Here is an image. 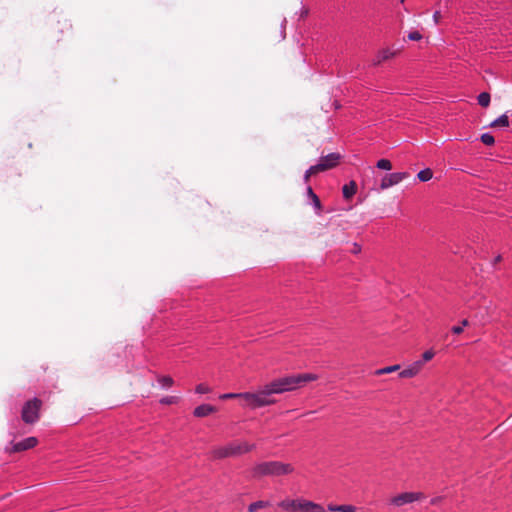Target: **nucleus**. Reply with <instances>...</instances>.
Instances as JSON below:
<instances>
[{
    "label": "nucleus",
    "instance_id": "f257e3e1",
    "mask_svg": "<svg viewBox=\"0 0 512 512\" xmlns=\"http://www.w3.org/2000/svg\"><path fill=\"white\" fill-rule=\"evenodd\" d=\"M318 376L313 373L285 376L272 381L255 393H243V399L252 408L268 406L274 403L272 394H280L296 389L309 381H315Z\"/></svg>",
    "mask_w": 512,
    "mask_h": 512
},
{
    "label": "nucleus",
    "instance_id": "f03ea898",
    "mask_svg": "<svg viewBox=\"0 0 512 512\" xmlns=\"http://www.w3.org/2000/svg\"><path fill=\"white\" fill-rule=\"evenodd\" d=\"M259 509H281L286 512H324L320 505L304 499H285L280 502L259 500L249 505L248 512H255Z\"/></svg>",
    "mask_w": 512,
    "mask_h": 512
},
{
    "label": "nucleus",
    "instance_id": "7ed1b4c3",
    "mask_svg": "<svg viewBox=\"0 0 512 512\" xmlns=\"http://www.w3.org/2000/svg\"><path fill=\"white\" fill-rule=\"evenodd\" d=\"M255 448L254 444L247 442H231L225 446L215 447L212 451L214 459H224L228 457H235L252 451Z\"/></svg>",
    "mask_w": 512,
    "mask_h": 512
},
{
    "label": "nucleus",
    "instance_id": "20e7f679",
    "mask_svg": "<svg viewBox=\"0 0 512 512\" xmlns=\"http://www.w3.org/2000/svg\"><path fill=\"white\" fill-rule=\"evenodd\" d=\"M292 467L289 464H285L278 461L262 462L257 464L253 468V476H280L286 475L292 472Z\"/></svg>",
    "mask_w": 512,
    "mask_h": 512
},
{
    "label": "nucleus",
    "instance_id": "39448f33",
    "mask_svg": "<svg viewBox=\"0 0 512 512\" xmlns=\"http://www.w3.org/2000/svg\"><path fill=\"white\" fill-rule=\"evenodd\" d=\"M426 499L422 492H403L387 498L388 508H401L405 505Z\"/></svg>",
    "mask_w": 512,
    "mask_h": 512
},
{
    "label": "nucleus",
    "instance_id": "423d86ee",
    "mask_svg": "<svg viewBox=\"0 0 512 512\" xmlns=\"http://www.w3.org/2000/svg\"><path fill=\"white\" fill-rule=\"evenodd\" d=\"M41 401L37 398L27 401L22 408V419L25 423L32 424L39 419Z\"/></svg>",
    "mask_w": 512,
    "mask_h": 512
},
{
    "label": "nucleus",
    "instance_id": "0eeeda50",
    "mask_svg": "<svg viewBox=\"0 0 512 512\" xmlns=\"http://www.w3.org/2000/svg\"><path fill=\"white\" fill-rule=\"evenodd\" d=\"M409 174L407 172H395L387 174L383 177L380 188L382 190L388 189L394 185H397L404 179L408 178Z\"/></svg>",
    "mask_w": 512,
    "mask_h": 512
},
{
    "label": "nucleus",
    "instance_id": "6e6552de",
    "mask_svg": "<svg viewBox=\"0 0 512 512\" xmlns=\"http://www.w3.org/2000/svg\"><path fill=\"white\" fill-rule=\"evenodd\" d=\"M423 367V361H415L399 373L400 378H412L417 375Z\"/></svg>",
    "mask_w": 512,
    "mask_h": 512
},
{
    "label": "nucleus",
    "instance_id": "1a4fd4ad",
    "mask_svg": "<svg viewBox=\"0 0 512 512\" xmlns=\"http://www.w3.org/2000/svg\"><path fill=\"white\" fill-rule=\"evenodd\" d=\"M37 443H38L37 438H35V437H28V438H26V439H24L22 441H19V442L15 443L13 445L12 450L14 452L25 451V450H28L30 448L35 447L37 445Z\"/></svg>",
    "mask_w": 512,
    "mask_h": 512
},
{
    "label": "nucleus",
    "instance_id": "9d476101",
    "mask_svg": "<svg viewBox=\"0 0 512 512\" xmlns=\"http://www.w3.org/2000/svg\"><path fill=\"white\" fill-rule=\"evenodd\" d=\"M339 160V153H330L326 156L321 157L319 163L324 165L323 169L326 171L328 169L335 167L338 164Z\"/></svg>",
    "mask_w": 512,
    "mask_h": 512
},
{
    "label": "nucleus",
    "instance_id": "9b49d317",
    "mask_svg": "<svg viewBox=\"0 0 512 512\" xmlns=\"http://www.w3.org/2000/svg\"><path fill=\"white\" fill-rule=\"evenodd\" d=\"M215 411H216L215 407L208 405V404H202V405L197 406L194 409L193 414L196 417H205V416H208V415L214 413Z\"/></svg>",
    "mask_w": 512,
    "mask_h": 512
},
{
    "label": "nucleus",
    "instance_id": "f8f14e48",
    "mask_svg": "<svg viewBox=\"0 0 512 512\" xmlns=\"http://www.w3.org/2000/svg\"><path fill=\"white\" fill-rule=\"evenodd\" d=\"M306 195L308 199L311 201L310 204L316 209L317 213L321 210V202L319 197L314 193L313 189L308 186L306 189Z\"/></svg>",
    "mask_w": 512,
    "mask_h": 512
},
{
    "label": "nucleus",
    "instance_id": "ddd939ff",
    "mask_svg": "<svg viewBox=\"0 0 512 512\" xmlns=\"http://www.w3.org/2000/svg\"><path fill=\"white\" fill-rule=\"evenodd\" d=\"M357 186L354 181H350L348 184H345L342 188L343 197L345 199H350L356 193Z\"/></svg>",
    "mask_w": 512,
    "mask_h": 512
},
{
    "label": "nucleus",
    "instance_id": "4468645a",
    "mask_svg": "<svg viewBox=\"0 0 512 512\" xmlns=\"http://www.w3.org/2000/svg\"><path fill=\"white\" fill-rule=\"evenodd\" d=\"M328 512H355V507L352 505H328Z\"/></svg>",
    "mask_w": 512,
    "mask_h": 512
},
{
    "label": "nucleus",
    "instance_id": "2eb2a0df",
    "mask_svg": "<svg viewBox=\"0 0 512 512\" xmlns=\"http://www.w3.org/2000/svg\"><path fill=\"white\" fill-rule=\"evenodd\" d=\"M509 125V120L506 114L499 116L491 123V127H507Z\"/></svg>",
    "mask_w": 512,
    "mask_h": 512
},
{
    "label": "nucleus",
    "instance_id": "dca6fc26",
    "mask_svg": "<svg viewBox=\"0 0 512 512\" xmlns=\"http://www.w3.org/2000/svg\"><path fill=\"white\" fill-rule=\"evenodd\" d=\"M478 103L482 107H487L490 103V94L487 92H482L478 95Z\"/></svg>",
    "mask_w": 512,
    "mask_h": 512
},
{
    "label": "nucleus",
    "instance_id": "f3484780",
    "mask_svg": "<svg viewBox=\"0 0 512 512\" xmlns=\"http://www.w3.org/2000/svg\"><path fill=\"white\" fill-rule=\"evenodd\" d=\"M399 368H400L399 365H392V366L384 367V368H381V369H377L375 371V374L376 375L388 374V373H392V372H395V371L399 370Z\"/></svg>",
    "mask_w": 512,
    "mask_h": 512
},
{
    "label": "nucleus",
    "instance_id": "a211bd4d",
    "mask_svg": "<svg viewBox=\"0 0 512 512\" xmlns=\"http://www.w3.org/2000/svg\"><path fill=\"white\" fill-rule=\"evenodd\" d=\"M432 171L430 169H424V170H421L418 174H417V177L420 181L422 182H426L428 180H430L432 178Z\"/></svg>",
    "mask_w": 512,
    "mask_h": 512
},
{
    "label": "nucleus",
    "instance_id": "6ab92c4d",
    "mask_svg": "<svg viewBox=\"0 0 512 512\" xmlns=\"http://www.w3.org/2000/svg\"><path fill=\"white\" fill-rule=\"evenodd\" d=\"M393 56V53L386 49V50H382L378 56H377V63H380L382 61H385V60H388L390 59L391 57Z\"/></svg>",
    "mask_w": 512,
    "mask_h": 512
},
{
    "label": "nucleus",
    "instance_id": "aec40b11",
    "mask_svg": "<svg viewBox=\"0 0 512 512\" xmlns=\"http://www.w3.org/2000/svg\"><path fill=\"white\" fill-rule=\"evenodd\" d=\"M376 167L382 170H391L392 164L388 159H380L377 161Z\"/></svg>",
    "mask_w": 512,
    "mask_h": 512
},
{
    "label": "nucleus",
    "instance_id": "412c9836",
    "mask_svg": "<svg viewBox=\"0 0 512 512\" xmlns=\"http://www.w3.org/2000/svg\"><path fill=\"white\" fill-rule=\"evenodd\" d=\"M158 382L163 388H168L173 385V379L170 376H161L158 378Z\"/></svg>",
    "mask_w": 512,
    "mask_h": 512
},
{
    "label": "nucleus",
    "instance_id": "4be33fe9",
    "mask_svg": "<svg viewBox=\"0 0 512 512\" xmlns=\"http://www.w3.org/2000/svg\"><path fill=\"white\" fill-rule=\"evenodd\" d=\"M481 141L485 145L490 146V145L494 144L495 139H494L493 135H491L490 133H484L481 135Z\"/></svg>",
    "mask_w": 512,
    "mask_h": 512
},
{
    "label": "nucleus",
    "instance_id": "5701e85b",
    "mask_svg": "<svg viewBox=\"0 0 512 512\" xmlns=\"http://www.w3.org/2000/svg\"><path fill=\"white\" fill-rule=\"evenodd\" d=\"M178 399H179V398H178V397H176V396H166V397L162 398V399L160 400V402H161L162 404H167V405H169V404L177 403V402H178Z\"/></svg>",
    "mask_w": 512,
    "mask_h": 512
},
{
    "label": "nucleus",
    "instance_id": "b1692460",
    "mask_svg": "<svg viewBox=\"0 0 512 512\" xmlns=\"http://www.w3.org/2000/svg\"><path fill=\"white\" fill-rule=\"evenodd\" d=\"M324 165L320 164L319 162L316 165H313L309 168V172H311L313 175L325 171L323 169Z\"/></svg>",
    "mask_w": 512,
    "mask_h": 512
},
{
    "label": "nucleus",
    "instance_id": "393cba45",
    "mask_svg": "<svg viewBox=\"0 0 512 512\" xmlns=\"http://www.w3.org/2000/svg\"><path fill=\"white\" fill-rule=\"evenodd\" d=\"M435 353L433 350H427L422 354V359L420 361H423V364L427 361H430L434 357Z\"/></svg>",
    "mask_w": 512,
    "mask_h": 512
},
{
    "label": "nucleus",
    "instance_id": "a878e982",
    "mask_svg": "<svg viewBox=\"0 0 512 512\" xmlns=\"http://www.w3.org/2000/svg\"><path fill=\"white\" fill-rule=\"evenodd\" d=\"M195 391L198 394H205L210 392V388L205 384H199L196 386Z\"/></svg>",
    "mask_w": 512,
    "mask_h": 512
},
{
    "label": "nucleus",
    "instance_id": "bb28decb",
    "mask_svg": "<svg viewBox=\"0 0 512 512\" xmlns=\"http://www.w3.org/2000/svg\"><path fill=\"white\" fill-rule=\"evenodd\" d=\"M221 399L243 398V393H226L220 396Z\"/></svg>",
    "mask_w": 512,
    "mask_h": 512
},
{
    "label": "nucleus",
    "instance_id": "cd10ccee",
    "mask_svg": "<svg viewBox=\"0 0 512 512\" xmlns=\"http://www.w3.org/2000/svg\"><path fill=\"white\" fill-rule=\"evenodd\" d=\"M422 38V35L418 31H412L408 34V39L412 41H418Z\"/></svg>",
    "mask_w": 512,
    "mask_h": 512
},
{
    "label": "nucleus",
    "instance_id": "c85d7f7f",
    "mask_svg": "<svg viewBox=\"0 0 512 512\" xmlns=\"http://www.w3.org/2000/svg\"><path fill=\"white\" fill-rule=\"evenodd\" d=\"M451 330L454 334H461L463 332V327L461 325H457L453 326Z\"/></svg>",
    "mask_w": 512,
    "mask_h": 512
},
{
    "label": "nucleus",
    "instance_id": "c756f323",
    "mask_svg": "<svg viewBox=\"0 0 512 512\" xmlns=\"http://www.w3.org/2000/svg\"><path fill=\"white\" fill-rule=\"evenodd\" d=\"M439 19H440V12L439 11H436L433 15V20L435 22V24H438L439 23Z\"/></svg>",
    "mask_w": 512,
    "mask_h": 512
},
{
    "label": "nucleus",
    "instance_id": "7c9ffc66",
    "mask_svg": "<svg viewBox=\"0 0 512 512\" xmlns=\"http://www.w3.org/2000/svg\"><path fill=\"white\" fill-rule=\"evenodd\" d=\"M286 19L283 20L282 22V25H281V28H282V32H281V35H282V39L285 38V25H286Z\"/></svg>",
    "mask_w": 512,
    "mask_h": 512
},
{
    "label": "nucleus",
    "instance_id": "2f4dec72",
    "mask_svg": "<svg viewBox=\"0 0 512 512\" xmlns=\"http://www.w3.org/2000/svg\"><path fill=\"white\" fill-rule=\"evenodd\" d=\"M313 174L311 172H309V169L306 170L305 174H304V181L305 182H308L309 181V178L312 176Z\"/></svg>",
    "mask_w": 512,
    "mask_h": 512
},
{
    "label": "nucleus",
    "instance_id": "473e14b6",
    "mask_svg": "<svg viewBox=\"0 0 512 512\" xmlns=\"http://www.w3.org/2000/svg\"><path fill=\"white\" fill-rule=\"evenodd\" d=\"M440 499H441L440 497L432 498V499L430 500V503H431L432 505H436V504L440 501Z\"/></svg>",
    "mask_w": 512,
    "mask_h": 512
},
{
    "label": "nucleus",
    "instance_id": "72a5a7b5",
    "mask_svg": "<svg viewBox=\"0 0 512 512\" xmlns=\"http://www.w3.org/2000/svg\"><path fill=\"white\" fill-rule=\"evenodd\" d=\"M468 325H469V321H468V320H466V319H464V320L461 322V326H462L463 328H464V327H466V326H468Z\"/></svg>",
    "mask_w": 512,
    "mask_h": 512
},
{
    "label": "nucleus",
    "instance_id": "f704fd0d",
    "mask_svg": "<svg viewBox=\"0 0 512 512\" xmlns=\"http://www.w3.org/2000/svg\"><path fill=\"white\" fill-rule=\"evenodd\" d=\"M359 251H360V247L357 244H354L353 252L358 253Z\"/></svg>",
    "mask_w": 512,
    "mask_h": 512
},
{
    "label": "nucleus",
    "instance_id": "c9c22d12",
    "mask_svg": "<svg viewBox=\"0 0 512 512\" xmlns=\"http://www.w3.org/2000/svg\"><path fill=\"white\" fill-rule=\"evenodd\" d=\"M499 261H501V255H498V256L495 258V262H494V264H495V263H497V262H499Z\"/></svg>",
    "mask_w": 512,
    "mask_h": 512
},
{
    "label": "nucleus",
    "instance_id": "e433bc0d",
    "mask_svg": "<svg viewBox=\"0 0 512 512\" xmlns=\"http://www.w3.org/2000/svg\"><path fill=\"white\" fill-rule=\"evenodd\" d=\"M402 3L405 1V0H400Z\"/></svg>",
    "mask_w": 512,
    "mask_h": 512
}]
</instances>
